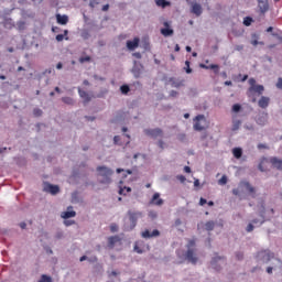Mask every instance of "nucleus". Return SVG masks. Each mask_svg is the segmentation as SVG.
Masks as SVG:
<instances>
[{
	"label": "nucleus",
	"mask_w": 282,
	"mask_h": 282,
	"mask_svg": "<svg viewBox=\"0 0 282 282\" xmlns=\"http://www.w3.org/2000/svg\"><path fill=\"white\" fill-rule=\"evenodd\" d=\"M80 36L82 39H84V41H89L91 34L89 33V30L85 29L82 31Z\"/></svg>",
	"instance_id": "obj_37"
},
{
	"label": "nucleus",
	"mask_w": 282,
	"mask_h": 282,
	"mask_svg": "<svg viewBox=\"0 0 282 282\" xmlns=\"http://www.w3.org/2000/svg\"><path fill=\"white\" fill-rule=\"evenodd\" d=\"M113 144L116 145V147H122V139L120 138V135H115L113 137Z\"/></svg>",
	"instance_id": "obj_41"
},
{
	"label": "nucleus",
	"mask_w": 282,
	"mask_h": 282,
	"mask_svg": "<svg viewBox=\"0 0 282 282\" xmlns=\"http://www.w3.org/2000/svg\"><path fill=\"white\" fill-rule=\"evenodd\" d=\"M176 138L180 142H186V133H178Z\"/></svg>",
	"instance_id": "obj_52"
},
{
	"label": "nucleus",
	"mask_w": 282,
	"mask_h": 282,
	"mask_svg": "<svg viewBox=\"0 0 282 282\" xmlns=\"http://www.w3.org/2000/svg\"><path fill=\"white\" fill-rule=\"evenodd\" d=\"M215 226H216L215 220H208V221L205 224V230H206L207 232H213V230H215Z\"/></svg>",
	"instance_id": "obj_32"
},
{
	"label": "nucleus",
	"mask_w": 282,
	"mask_h": 282,
	"mask_svg": "<svg viewBox=\"0 0 282 282\" xmlns=\"http://www.w3.org/2000/svg\"><path fill=\"white\" fill-rule=\"evenodd\" d=\"M109 94V90L107 88H100L99 93L93 95V98H105Z\"/></svg>",
	"instance_id": "obj_33"
},
{
	"label": "nucleus",
	"mask_w": 282,
	"mask_h": 282,
	"mask_svg": "<svg viewBox=\"0 0 282 282\" xmlns=\"http://www.w3.org/2000/svg\"><path fill=\"white\" fill-rule=\"evenodd\" d=\"M141 47L145 51V52H151V42H149V37H143L141 40Z\"/></svg>",
	"instance_id": "obj_26"
},
{
	"label": "nucleus",
	"mask_w": 282,
	"mask_h": 282,
	"mask_svg": "<svg viewBox=\"0 0 282 282\" xmlns=\"http://www.w3.org/2000/svg\"><path fill=\"white\" fill-rule=\"evenodd\" d=\"M151 202L155 204V206H162V204H164V199L160 198V193H154Z\"/></svg>",
	"instance_id": "obj_25"
},
{
	"label": "nucleus",
	"mask_w": 282,
	"mask_h": 282,
	"mask_svg": "<svg viewBox=\"0 0 282 282\" xmlns=\"http://www.w3.org/2000/svg\"><path fill=\"white\" fill-rule=\"evenodd\" d=\"M240 186H243L246 188V191L249 193V195H250V197H252V199L257 198V188H254V186H252V184H250V182L241 181Z\"/></svg>",
	"instance_id": "obj_7"
},
{
	"label": "nucleus",
	"mask_w": 282,
	"mask_h": 282,
	"mask_svg": "<svg viewBox=\"0 0 282 282\" xmlns=\"http://www.w3.org/2000/svg\"><path fill=\"white\" fill-rule=\"evenodd\" d=\"M185 259L188 261V263H192L193 265H197L198 258L195 254V251L193 249H187L185 253Z\"/></svg>",
	"instance_id": "obj_12"
},
{
	"label": "nucleus",
	"mask_w": 282,
	"mask_h": 282,
	"mask_svg": "<svg viewBox=\"0 0 282 282\" xmlns=\"http://www.w3.org/2000/svg\"><path fill=\"white\" fill-rule=\"evenodd\" d=\"M74 224H76V220H67V219L64 220V226L66 227L74 226Z\"/></svg>",
	"instance_id": "obj_57"
},
{
	"label": "nucleus",
	"mask_w": 282,
	"mask_h": 282,
	"mask_svg": "<svg viewBox=\"0 0 282 282\" xmlns=\"http://www.w3.org/2000/svg\"><path fill=\"white\" fill-rule=\"evenodd\" d=\"M219 261H226V257L216 256V257L212 258V260H210V265H212L213 270H216V272H219V270H221V265H219Z\"/></svg>",
	"instance_id": "obj_11"
},
{
	"label": "nucleus",
	"mask_w": 282,
	"mask_h": 282,
	"mask_svg": "<svg viewBox=\"0 0 282 282\" xmlns=\"http://www.w3.org/2000/svg\"><path fill=\"white\" fill-rule=\"evenodd\" d=\"M218 184H219L220 186H226V184H228V176L223 175V176L219 178Z\"/></svg>",
	"instance_id": "obj_45"
},
{
	"label": "nucleus",
	"mask_w": 282,
	"mask_h": 282,
	"mask_svg": "<svg viewBox=\"0 0 282 282\" xmlns=\"http://www.w3.org/2000/svg\"><path fill=\"white\" fill-rule=\"evenodd\" d=\"M72 176L77 178V180H80L83 176L87 177V174L80 173V167H74L73 171H72Z\"/></svg>",
	"instance_id": "obj_28"
},
{
	"label": "nucleus",
	"mask_w": 282,
	"mask_h": 282,
	"mask_svg": "<svg viewBox=\"0 0 282 282\" xmlns=\"http://www.w3.org/2000/svg\"><path fill=\"white\" fill-rule=\"evenodd\" d=\"M265 87H263V85H252L250 88H249V91H254L256 94H263Z\"/></svg>",
	"instance_id": "obj_27"
},
{
	"label": "nucleus",
	"mask_w": 282,
	"mask_h": 282,
	"mask_svg": "<svg viewBox=\"0 0 282 282\" xmlns=\"http://www.w3.org/2000/svg\"><path fill=\"white\" fill-rule=\"evenodd\" d=\"M96 171L98 184L109 186V184L113 182V180L111 178V176L113 175V170H111V167H107V165H99L97 166Z\"/></svg>",
	"instance_id": "obj_1"
},
{
	"label": "nucleus",
	"mask_w": 282,
	"mask_h": 282,
	"mask_svg": "<svg viewBox=\"0 0 282 282\" xmlns=\"http://www.w3.org/2000/svg\"><path fill=\"white\" fill-rule=\"evenodd\" d=\"M126 47L130 52H134V50H138V47H140V37H134L133 40H128L126 42Z\"/></svg>",
	"instance_id": "obj_13"
},
{
	"label": "nucleus",
	"mask_w": 282,
	"mask_h": 282,
	"mask_svg": "<svg viewBox=\"0 0 282 282\" xmlns=\"http://www.w3.org/2000/svg\"><path fill=\"white\" fill-rule=\"evenodd\" d=\"M167 83H171V87H174L176 89H180V87H184V84L186 83V80L184 79H177L175 77H170L167 79Z\"/></svg>",
	"instance_id": "obj_17"
},
{
	"label": "nucleus",
	"mask_w": 282,
	"mask_h": 282,
	"mask_svg": "<svg viewBox=\"0 0 282 282\" xmlns=\"http://www.w3.org/2000/svg\"><path fill=\"white\" fill-rule=\"evenodd\" d=\"M118 225H116V224H111L110 225V230L112 231V232H118Z\"/></svg>",
	"instance_id": "obj_64"
},
{
	"label": "nucleus",
	"mask_w": 282,
	"mask_h": 282,
	"mask_svg": "<svg viewBox=\"0 0 282 282\" xmlns=\"http://www.w3.org/2000/svg\"><path fill=\"white\" fill-rule=\"evenodd\" d=\"M272 259H274V252L270 249H264L257 253L258 263H268L269 261H272Z\"/></svg>",
	"instance_id": "obj_3"
},
{
	"label": "nucleus",
	"mask_w": 282,
	"mask_h": 282,
	"mask_svg": "<svg viewBox=\"0 0 282 282\" xmlns=\"http://www.w3.org/2000/svg\"><path fill=\"white\" fill-rule=\"evenodd\" d=\"M94 270L96 271V272H102V264H100V263H95V265H94Z\"/></svg>",
	"instance_id": "obj_55"
},
{
	"label": "nucleus",
	"mask_w": 282,
	"mask_h": 282,
	"mask_svg": "<svg viewBox=\"0 0 282 282\" xmlns=\"http://www.w3.org/2000/svg\"><path fill=\"white\" fill-rule=\"evenodd\" d=\"M200 69H212L214 70V74H219V65L218 64H199Z\"/></svg>",
	"instance_id": "obj_22"
},
{
	"label": "nucleus",
	"mask_w": 282,
	"mask_h": 282,
	"mask_svg": "<svg viewBox=\"0 0 282 282\" xmlns=\"http://www.w3.org/2000/svg\"><path fill=\"white\" fill-rule=\"evenodd\" d=\"M232 155H234V158H236V160H241V158L243 155V149H241V148H234L232 149Z\"/></svg>",
	"instance_id": "obj_29"
},
{
	"label": "nucleus",
	"mask_w": 282,
	"mask_h": 282,
	"mask_svg": "<svg viewBox=\"0 0 282 282\" xmlns=\"http://www.w3.org/2000/svg\"><path fill=\"white\" fill-rule=\"evenodd\" d=\"M89 61H91V56L89 55L79 57V63H89Z\"/></svg>",
	"instance_id": "obj_50"
},
{
	"label": "nucleus",
	"mask_w": 282,
	"mask_h": 282,
	"mask_svg": "<svg viewBox=\"0 0 282 282\" xmlns=\"http://www.w3.org/2000/svg\"><path fill=\"white\" fill-rule=\"evenodd\" d=\"M119 91H121L122 96H129V91H131V86L128 84H123L120 86Z\"/></svg>",
	"instance_id": "obj_31"
},
{
	"label": "nucleus",
	"mask_w": 282,
	"mask_h": 282,
	"mask_svg": "<svg viewBox=\"0 0 282 282\" xmlns=\"http://www.w3.org/2000/svg\"><path fill=\"white\" fill-rule=\"evenodd\" d=\"M158 8H171V1L169 0H155Z\"/></svg>",
	"instance_id": "obj_30"
},
{
	"label": "nucleus",
	"mask_w": 282,
	"mask_h": 282,
	"mask_svg": "<svg viewBox=\"0 0 282 282\" xmlns=\"http://www.w3.org/2000/svg\"><path fill=\"white\" fill-rule=\"evenodd\" d=\"M143 239H153V237H160V230L153 229V231L145 229L141 232Z\"/></svg>",
	"instance_id": "obj_15"
},
{
	"label": "nucleus",
	"mask_w": 282,
	"mask_h": 282,
	"mask_svg": "<svg viewBox=\"0 0 282 282\" xmlns=\"http://www.w3.org/2000/svg\"><path fill=\"white\" fill-rule=\"evenodd\" d=\"M43 191L44 193H50V195H58V193H61V187L50 182H45Z\"/></svg>",
	"instance_id": "obj_6"
},
{
	"label": "nucleus",
	"mask_w": 282,
	"mask_h": 282,
	"mask_svg": "<svg viewBox=\"0 0 282 282\" xmlns=\"http://www.w3.org/2000/svg\"><path fill=\"white\" fill-rule=\"evenodd\" d=\"M270 164L273 169H276V171H282V160L276 156H271L269 159Z\"/></svg>",
	"instance_id": "obj_18"
},
{
	"label": "nucleus",
	"mask_w": 282,
	"mask_h": 282,
	"mask_svg": "<svg viewBox=\"0 0 282 282\" xmlns=\"http://www.w3.org/2000/svg\"><path fill=\"white\" fill-rule=\"evenodd\" d=\"M271 36H274V39H278V41H282L281 34H279L278 32H272Z\"/></svg>",
	"instance_id": "obj_63"
},
{
	"label": "nucleus",
	"mask_w": 282,
	"mask_h": 282,
	"mask_svg": "<svg viewBox=\"0 0 282 282\" xmlns=\"http://www.w3.org/2000/svg\"><path fill=\"white\" fill-rule=\"evenodd\" d=\"M176 180H178V182H181V184H184V182H186V176L184 175H177Z\"/></svg>",
	"instance_id": "obj_61"
},
{
	"label": "nucleus",
	"mask_w": 282,
	"mask_h": 282,
	"mask_svg": "<svg viewBox=\"0 0 282 282\" xmlns=\"http://www.w3.org/2000/svg\"><path fill=\"white\" fill-rule=\"evenodd\" d=\"M251 45H253L254 47H257V45H259V34L257 33H253L251 35Z\"/></svg>",
	"instance_id": "obj_38"
},
{
	"label": "nucleus",
	"mask_w": 282,
	"mask_h": 282,
	"mask_svg": "<svg viewBox=\"0 0 282 282\" xmlns=\"http://www.w3.org/2000/svg\"><path fill=\"white\" fill-rule=\"evenodd\" d=\"M252 230H254V225L252 223H249L247 228H246V231L247 232H252Z\"/></svg>",
	"instance_id": "obj_59"
},
{
	"label": "nucleus",
	"mask_w": 282,
	"mask_h": 282,
	"mask_svg": "<svg viewBox=\"0 0 282 282\" xmlns=\"http://www.w3.org/2000/svg\"><path fill=\"white\" fill-rule=\"evenodd\" d=\"M268 112L265 111H262V112H259L257 116H256V123L259 124V127H265L268 124Z\"/></svg>",
	"instance_id": "obj_9"
},
{
	"label": "nucleus",
	"mask_w": 282,
	"mask_h": 282,
	"mask_svg": "<svg viewBox=\"0 0 282 282\" xmlns=\"http://www.w3.org/2000/svg\"><path fill=\"white\" fill-rule=\"evenodd\" d=\"M33 116L41 118V116H43V110H41V108H34Z\"/></svg>",
	"instance_id": "obj_49"
},
{
	"label": "nucleus",
	"mask_w": 282,
	"mask_h": 282,
	"mask_svg": "<svg viewBox=\"0 0 282 282\" xmlns=\"http://www.w3.org/2000/svg\"><path fill=\"white\" fill-rule=\"evenodd\" d=\"M62 219H72L76 217V212L73 206H68L66 212H63L61 215Z\"/></svg>",
	"instance_id": "obj_19"
},
{
	"label": "nucleus",
	"mask_w": 282,
	"mask_h": 282,
	"mask_svg": "<svg viewBox=\"0 0 282 282\" xmlns=\"http://www.w3.org/2000/svg\"><path fill=\"white\" fill-rule=\"evenodd\" d=\"M195 246V239L188 240L186 248L187 250H193L192 248H194Z\"/></svg>",
	"instance_id": "obj_54"
},
{
	"label": "nucleus",
	"mask_w": 282,
	"mask_h": 282,
	"mask_svg": "<svg viewBox=\"0 0 282 282\" xmlns=\"http://www.w3.org/2000/svg\"><path fill=\"white\" fill-rule=\"evenodd\" d=\"M235 257L237 261H243V251H236Z\"/></svg>",
	"instance_id": "obj_48"
},
{
	"label": "nucleus",
	"mask_w": 282,
	"mask_h": 282,
	"mask_svg": "<svg viewBox=\"0 0 282 282\" xmlns=\"http://www.w3.org/2000/svg\"><path fill=\"white\" fill-rule=\"evenodd\" d=\"M62 102H64V105H74V98L72 97H62Z\"/></svg>",
	"instance_id": "obj_40"
},
{
	"label": "nucleus",
	"mask_w": 282,
	"mask_h": 282,
	"mask_svg": "<svg viewBox=\"0 0 282 282\" xmlns=\"http://www.w3.org/2000/svg\"><path fill=\"white\" fill-rule=\"evenodd\" d=\"M239 127H241V120H234L231 131H239Z\"/></svg>",
	"instance_id": "obj_39"
},
{
	"label": "nucleus",
	"mask_w": 282,
	"mask_h": 282,
	"mask_svg": "<svg viewBox=\"0 0 282 282\" xmlns=\"http://www.w3.org/2000/svg\"><path fill=\"white\" fill-rule=\"evenodd\" d=\"M241 109H243L241 104H234L231 107L232 113H240Z\"/></svg>",
	"instance_id": "obj_36"
},
{
	"label": "nucleus",
	"mask_w": 282,
	"mask_h": 282,
	"mask_svg": "<svg viewBox=\"0 0 282 282\" xmlns=\"http://www.w3.org/2000/svg\"><path fill=\"white\" fill-rule=\"evenodd\" d=\"M264 162H268V158L262 156V158L260 159L259 164H258V171H260V173H265V172L268 171L267 169L263 167V163H264Z\"/></svg>",
	"instance_id": "obj_34"
},
{
	"label": "nucleus",
	"mask_w": 282,
	"mask_h": 282,
	"mask_svg": "<svg viewBox=\"0 0 282 282\" xmlns=\"http://www.w3.org/2000/svg\"><path fill=\"white\" fill-rule=\"evenodd\" d=\"M156 147H159V149H161L162 151H164V149H166V143L164 142V140L160 139L156 142Z\"/></svg>",
	"instance_id": "obj_47"
},
{
	"label": "nucleus",
	"mask_w": 282,
	"mask_h": 282,
	"mask_svg": "<svg viewBox=\"0 0 282 282\" xmlns=\"http://www.w3.org/2000/svg\"><path fill=\"white\" fill-rule=\"evenodd\" d=\"M88 263H98V257L93 256V257H88Z\"/></svg>",
	"instance_id": "obj_56"
},
{
	"label": "nucleus",
	"mask_w": 282,
	"mask_h": 282,
	"mask_svg": "<svg viewBox=\"0 0 282 282\" xmlns=\"http://www.w3.org/2000/svg\"><path fill=\"white\" fill-rule=\"evenodd\" d=\"M144 72V65H142L139 61H133V66L131 68V74L134 78H140L142 76V73Z\"/></svg>",
	"instance_id": "obj_5"
},
{
	"label": "nucleus",
	"mask_w": 282,
	"mask_h": 282,
	"mask_svg": "<svg viewBox=\"0 0 282 282\" xmlns=\"http://www.w3.org/2000/svg\"><path fill=\"white\" fill-rule=\"evenodd\" d=\"M120 242V236H111L108 238V248H116V243Z\"/></svg>",
	"instance_id": "obj_24"
},
{
	"label": "nucleus",
	"mask_w": 282,
	"mask_h": 282,
	"mask_svg": "<svg viewBox=\"0 0 282 282\" xmlns=\"http://www.w3.org/2000/svg\"><path fill=\"white\" fill-rule=\"evenodd\" d=\"M56 21L58 25H67V23H69V17H67V14L61 15V13H57Z\"/></svg>",
	"instance_id": "obj_21"
},
{
	"label": "nucleus",
	"mask_w": 282,
	"mask_h": 282,
	"mask_svg": "<svg viewBox=\"0 0 282 282\" xmlns=\"http://www.w3.org/2000/svg\"><path fill=\"white\" fill-rule=\"evenodd\" d=\"M78 94H79V98L83 99V105L85 107H87V105H89V102H91V98H94V95H89L87 91L78 88Z\"/></svg>",
	"instance_id": "obj_14"
},
{
	"label": "nucleus",
	"mask_w": 282,
	"mask_h": 282,
	"mask_svg": "<svg viewBox=\"0 0 282 282\" xmlns=\"http://www.w3.org/2000/svg\"><path fill=\"white\" fill-rule=\"evenodd\" d=\"M242 23L246 28H250V25H252V23H254V19H252V17H250V15H247L243 18Z\"/></svg>",
	"instance_id": "obj_35"
},
{
	"label": "nucleus",
	"mask_w": 282,
	"mask_h": 282,
	"mask_svg": "<svg viewBox=\"0 0 282 282\" xmlns=\"http://www.w3.org/2000/svg\"><path fill=\"white\" fill-rule=\"evenodd\" d=\"M37 282H52V276L47 274H42Z\"/></svg>",
	"instance_id": "obj_44"
},
{
	"label": "nucleus",
	"mask_w": 282,
	"mask_h": 282,
	"mask_svg": "<svg viewBox=\"0 0 282 282\" xmlns=\"http://www.w3.org/2000/svg\"><path fill=\"white\" fill-rule=\"evenodd\" d=\"M164 28L161 29L162 36L169 37L175 34V31L171 28V22L165 21L163 22Z\"/></svg>",
	"instance_id": "obj_10"
},
{
	"label": "nucleus",
	"mask_w": 282,
	"mask_h": 282,
	"mask_svg": "<svg viewBox=\"0 0 282 282\" xmlns=\"http://www.w3.org/2000/svg\"><path fill=\"white\" fill-rule=\"evenodd\" d=\"M259 217L262 219L260 226H263V224H265V200L260 202Z\"/></svg>",
	"instance_id": "obj_20"
},
{
	"label": "nucleus",
	"mask_w": 282,
	"mask_h": 282,
	"mask_svg": "<svg viewBox=\"0 0 282 282\" xmlns=\"http://www.w3.org/2000/svg\"><path fill=\"white\" fill-rule=\"evenodd\" d=\"M258 10L260 17H265V12L270 10V2L268 0H258Z\"/></svg>",
	"instance_id": "obj_8"
},
{
	"label": "nucleus",
	"mask_w": 282,
	"mask_h": 282,
	"mask_svg": "<svg viewBox=\"0 0 282 282\" xmlns=\"http://www.w3.org/2000/svg\"><path fill=\"white\" fill-rule=\"evenodd\" d=\"M63 237H64L63 230H57L55 234V239H63Z\"/></svg>",
	"instance_id": "obj_58"
},
{
	"label": "nucleus",
	"mask_w": 282,
	"mask_h": 282,
	"mask_svg": "<svg viewBox=\"0 0 282 282\" xmlns=\"http://www.w3.org/2000/svg\"><path fill=\"white\" fill-rule=\"evenodd\" d=\"M185 66L184 69H185V73L186 74H193V68H191V62L189 61H185Z\"/></svg>",
	"instance_id": "obj_46"
},
{
	"label": "nucleus",
	"mask_w": 282,
	"mask_h": 282,
	"mask_svg": "<svg viewBox=\"0 0 282 282\" xmlns=\"http://www.w3.org/2000/svg\"><path fill=\"white\" fill-rule=\"evenodd\" d=\"M194 130L195 131H204V126H202V123H199V122H195Z\"/></svg>",
	"instance_id": "obj_51"
},
{
	"label": "nucleus",
	"mask_w": 282,
	"mask_h": 282,
	"mask_svg": "<svg viewBox=\"0 0 282 282\" xmlns=\"http://www.w3.org/2000/svg\"><path fill=\"white\" fill-rule=\"evenodd\" d=\"M17 28H18L19 32H23V30H25V21H22V20L18 21Z\"/></svg>",
	"instance_id": "obj_43"
},
{
	"label": "nucleus",
	"mask_w": 282,
	"mask_h": 282,
	"mask_svg": "<svg viewBox=\"0 0 282 282\" xmlns=\"http://www.w3.org/2000/svg\"><path fill=\"white\" fill-rule=\"evenodd\" d=\"M128 219L130 223L123 224L124 232H131L138 226V219H142V212L128 210L127 213Z\"/></svg>",
	"instance_id": "obj_2"
},
{
	"label": "nucleus",
	"mask_w": 282,
	"mask_h": 282,
	"mask_svg": "<svg viewBox=\"0 0 282 282\" xmlns=\"http://www.w3.org/2000/svg\"><path fill=\"white\" fill-rule=\"evenodd\" d=\"M275 87H276L278 89H281V90H282V78H281V77L278 78V82H276V84H275Z\"/></svg>",
	"instance_id": "obj_62"
},
{
	"label": "nucleus",
	"mask_w": 282,
	"mask_h": 282,
	"mask_svg": "<svg viewBox=\"0 0 282 282\" xmlns=\"http://www.w3.org/2000/svg\"><path fill=\"white\" fill-rule=\"evenodd\" d=\"M191 13L195 14V17H199L204 13V9L202 8V4L197 2H191Z\"/></svg>",
	"instance_id": "obj_16"
},
{
	"label": "nucleus",
	"mask_w": 282,
	"mask_h": 282,
	"mask_svg": "<svg viewBox=\"0 0 282 282\" xmlns=\"http://www.w3.org/2000/svg\"><path fill=\"white\" fill-rule=\"evenodd\" d=\"M258 106L261 109H268V107L270 106V99L269 97L262 96L259 101H258Z\"/></svg>",
	"instance_id": "obj_23"
},
{
	"label": "nucleus",
	"mask_w": 282,
	"mask_h": 282,
	"mask_svg": "<svg viewBox=\"0 0 282 282\" xmlns=\"http://www.w3.org/2000/svg\"><path fill=\"white\" fill-rule=\"evenodd\" d=\"M257 149H259V151H261L262 149H270V147H268V144H265V143H259L257 145Z\"/></svg>",
	"instance_id": "obj_60"
},
{
	"label": "nucleus",
	"mask_w": 282,
	"mask_h": 282,
	"mask_svg": "<svg viewBox=\"0 0 282 282\" xmlns=\"http://www.w3.org/2000/svg\"><path fill=\"white\" fill-rule=\"evenodd\" d=\"M134 252H137L138 254H143L144 250H142L140 247H138V242L134 243V248H133Z\"/></svg>",
	"instance_id": "obj_53"
},
{
	"label": "nucleus",
	"mask_w": 282,
	"mask_h": 282,
	"mask_svg": "<svg viewBox=\"0 0 282 282\" xmlns=\"http://www.w3.org/2000/svg\"><path fill=\"white\" fill-rule=\"evenodd\" d=\"M55 41H57V43H61V42H63V41H69V36H66V37H65V35H63V34H57V35L55 36Z\"/></svg>",
	"instance_id": "obj_42"
},
{
	"label": "nucleus",
	"mask_w": 282,
	"mask_h": 282,
	"mask_svg": "<svg viewBox=\"0 0 282 282\" xmlns=\"http://www.w3.org/2000/svg\"><path fill=\"white\" fill-rule=\"evenodd\" d=\"M143 132L145 135L152 138L153 140H156V138H164V131L162 128L144 129Z\"/></svg>",
	"instance_id": "obj_4"
}]
</instances>
